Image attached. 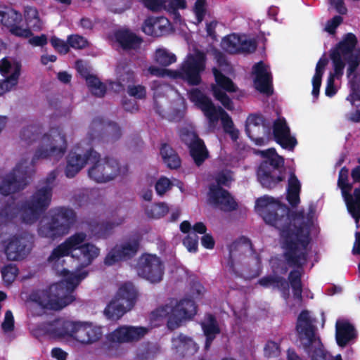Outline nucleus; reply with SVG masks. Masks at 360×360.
<instances>
[{"label":"nucleus","instance_id":"obj_1","mask_svg":"<svg viewBox=\"0 0 360 360\" xmlns=\"http://www.w3.org/2000/svg\"><path fill=\"white\" fill-rule=\"evenodd\" d=\"M86 238L84 233H75L53 250L49 262L61 280L51 284L46 290L32 292L30 299L33 304L41 309L59 310L74 300L72 292L87 276V271L77 269L75 272H70L63 267L64 257L70 255L72 258L77 260L79 266H89L98 256L100 251L92 244H84Z\"/></svg>","mask_w":360,"mask_h":360},{"label":"nucleus","instance_id":"obj_2","mask_svg":"<svg viewBox=\"0 0 360 360\" xmlns=\"http://www.w3.org/2000/svg\"><path fill=\"white\" fill-rule=\"evenodd\" d=\"M256 204L255 211L266 223L281 230L283 248L290 263L298 266L307 261V246L310 243V233L314 229V213L311 207L309 212L300 211L297 204Z\"/></svg>","mask_w":360,"mask_h":360},{"label":"nucleus","instance_id":"obj_3","mask_svg":"<svg viewBox=\"0 0 360 360\" xmlns=\"http://www.w3.org/2000/svg\"><path fill=\"white\" fill-rule=\"evenodd\" d=\"M20 138L27 144L38 141V146L31 160L27 155H22L13 169L0 181V195L4 196L12 195L30 184L37 160L49 158L58 160L68 148L65 134L60 127L51 128L41 135L38 127L29 126L22 129Z\"/></svg>","mask_w":360,"mask_h":360},{"label":"nucleus","instance_id":"obj_4","mask_svg":"<svg viewBox=\"0 0 360 360\" xmlns=\"http://www.w3.org/2000/svg\"><path fill=\"white\" fill-rule=\"evenodd\" d=\"M47 333L72 347L94 344L103 335L102 328L91 322L63 319L49 324Z\"/></svg>","mask_w":360,"mask_h":360},{"label":"nucleus","instance_id":"obj_5","mask_svg":"<svg viewBox=\"0 0 360 360\" xmlns=\"http://www.w3.org/2000/svg\"><path fill=\"white\" fill-rule=\"evenodd\" d=\"M357 39L352 33L346 34L339 44L331 51L330 58L333 71L330 72L325 90L326 95L331 97L338 91V86L335 79L342 78L345 65H347V76L348 79L360 65V51L356 48Z\"/></svg>","mask_w":360,"mask_h":360},{"label":"nucleus","instance_id":"obj_6","mask_svg":"<svg viewBox=\"0 0 360 360\" xmlns=\"http://www.w3.org/2000/svg\"><path fill=\"white\" fill-rule=\"evenodd\" d=\"M196 313L193 300L183 299L180 301L170 300L153 311L150 315L152 327L158 326L164 319H167V326L174 330L190 320Z\"/></svg>","mask_w":360,"mask_h":360},{"label":"nucleus","instance_id":"obj_7","mask_svg":"<svg viewBox=\"0 0 360 360\" xmlns=\"http://www.w3.org/2000/svg\"><path fill=\"white\" fill-rule=\"evenodd\" d=\"M205 53L195 50L187 56L179 71L172 72L161 67L150 65L146 72L151 76L159 77H181L191 85H198L201 82L200 73L205 69Z\"/></svg>","mask_w":360,"mask_h":360},{"label":"nucleus","instance_id":"obj_8","mask_svg":"<svg viewBox=\"0 0 360 360\" xmlns=\"http://www.w3.org/2000/svg\"><path fill=\"white\" fill-rule=\"evenodd\" d=\"M296 328L300 343L311 360H342L340 355L333 358L323 349L309 311H303L300 313Z\"/></svg>","mask_w":360,"mask_h":360},{"label":"nucleus","instance_id":"obj_9","mask_svg":"<svg viewBox=\"0 0 360 360\" xmlns=\"http://www.w3.org/2000/svg\"><path fill=\"white\" fill-rule=\"evenodd\" d=\"M189 98L197 108L201 110L210 124H214L220 119L224 131L231 136L232 140H237L239 131L234 127L230 116L221 107H216L211 99L198 89L190 91Z\"/></svg>","mask_w":360,"mask_h":360},{"label":"nucleus","instance_id":"obj_10","mask_svg":"<svg viewBox=\"0 0 360 360\" xmlns=\"http://www.w3.org/2000/svg\"><path fill=\"white\" fill-rule=\"evenodd\" d=\"M123 173L119 162L114 158H102L96 150L91 151L88 176L97 183H106L114 180Z\"/></svg>","mask_w":360,"mask_h":360},{"label":"nucleus","instance_id":"obj_11","mask_svg":"<svg viewBox=\"0 0 360 360\" xmlns=\"http://www.w3.org/2000/svg\"><path fill=\"white\" fill-rule=\"evenodd\" d=\"M262 157L266 158L257 170V178L260 184L266 188L275 187L283 181L278 169L283 166L284 160L274 148L259 151Z\"/></svg>","mask_w":360,"mask_h":360},{"label":"nucleus","instance_id":"obj_12","mask_svg":"<svg viewBox=\"0 0 360 360\" xmlns=\"http://www.w3.org/2000/svg\"><path fill=\"white\" fill-rule=\"evenodd\" d=\"M74 218L75 214L72 210L51 213L41 221L39 233L43 237L53 239L65 234Z\"/></svg>","mask_w":360,"mask_h":360},{"label":"nucleus","instance_id":"obj_13","mask_svg":"<svg viewBox=\"0 0 360 360\" xmlns=\"http://www.w3.org/2000/svg\"><path fill=\"white\" fill-rule=\"evenodd\" d=\"M136 271L141 278L150 283H158L162 279L164 265L155 255L144 254L139 257Z\"/></svg>","mask_w":360,"mask_h":360},{"label":"nucleus","instance_id":"obj_14","mask_svg":"<svg viewBox=\"0 0 360 360\" xmlns=\"http://www.w3.org/2000/svg\"><path fill=\"white\" fill-rule=\"evenodd\" d=\"M82 143L77 144L68 153L66 158L65 174L68 178L75 176L87 164L90 165L92 149L83 151L80 148Z\"/></svg>","mask_w":360,"mask_h":360},{"label":"nucleus","instance_id":"obj_15","mask_svg":"<svg viewBox=\"0 0 360 360\" xmlns=\"http://www.w3.org/2000/svg\"><path fill=\"white\" fill-rule=\"evenodd\" d=\"M214 180L218 184L211 185L208 197L212 202H232L235 201L233 196L226 190L220 187V185L229 186L233 180L232 173L228 170L217 172Z\"/></svg>","mask_w":360,"mask_h":360},{"label":"nucleus","instance_id":"obj_16","mask_svg":"<svg viewBox=\"0 0 360 360\" xmlns=\"http://www.w3.org/2000/svg\"><path fill=\"white\" fill-rule=\"evenodd\" d=\"M150 328L143 326H122L107 335V340L112 343L135 342L143 338Z\"/></svg>","mask_w":360,"mask_h":360},{"label":"nucleus","instance_id":"obj_17","mask_svg":"<svg viewBox=\"0 0 360 360\" xmlns=\"http://www.w3.org/2000/svg\"><path fill=\"white\" fill-rule=\"evenodd\" d=\"M212 71L217 83L212 85L213 95L226 109L231 110L233 108L232 101L220 88L228 92H235L237 87L229 78L220 73L217 68H213Z\"/></svg>","mask_w":360,"mask_h":360},{"label":"nucleus","instance_id":"obj_18","mask_svg":"<svg viewBox=\"0 0 360 360\" xmlns=\"http://www.w3.org/2000/svg\"><path fill=\"white\" fill-rule=\"evenodd\" d=\"M139 248V241L136 238L126 240L115 246L107 255L105 263L107 265H113L120 261L133 257Z\"/></svg>","mask_w":360,"mask_h":360},{"label":"nucleus","instance_id":"obj_19","mask_svg":"<svg viewBox=\"0 0 360 360\" xmlns=\"http://www.w3.org/2000/svg\"><path fill=\"white\" fill-rule=\"evenodd\" d=\"M181 138L188 146L195 162L200 165L207 157V151L203 142L198 138L192 129H183L181 131Z\"/></svg>","mask_w":360,"mask_h":360},{"label":"nucleus","instance_id":"obj_20","mask_svg":"<svg viewBox=\"0 0 360 360\" xmlns=\"http://www.w3.org/2000/svg\"><path fill=\"white\" fill-rule=\"evenodd\" d=\"M21 20V14L16 11L8 7L0 8V24L8 27L10 32L15 36L30 37L32 35L30 29H24L17 25Z\"/></svg>","mask_w":360,"mask_h":360},{"label":"nucleus","instance_id":"obj_21","mask_svg":"<svg viewBox=\"0 0 360 360\" xmlns=\"http://www.w3.org/2000/svg\"><path fill=\"white\" fill-rule=\"evenodd\" d=\"M221 47L230 53H250L255 50V41L248 39L245 36L231 34L223 39Z\"/></svg>","mask_w":360,"mask_h":360},{"label":"nucleus","instance_id":"obj_22","mask_svg":"<svg viewBox=\"0 0 360 360\" xmlns=\"http://www.w3.org/2000/svg\"><path fill=\"white\" fill-rule=\"evenodd\" d=\"M274 135L276 142L284 148L292 150L297 144L296 139L290 136V129L284 118H278L274 122Z\"/></svg>","mask_w":360,"mask_h":360},{"label":"nucleus","instance_id":"obj_23","mask_svg":"<svg viewBox=\"0 0 360 360\" xmlns=\"http://www.w3.org/2000/svg\"><path fill=\"white\" fill-rule=\"evenodd\" d=\"M253 71L255 75L256 89L266 94H271V78L268 67L264 65L262 62H259L254 66Z\"/></svg>","mask_w":360,"mask_h":360},{"label":"nucleus","instance_id":"obj_24","mask_svg":"<svg viewBox=\"0 0 360 360\" xmlns=\"http://www.w3.org/2000/svg\"><path fill=\"white\" fill-rule=\"evenodd\" d=\"M27 240L24 238H11L6 245L5 251L9 259L17 260L22 258L30 251Z\"/></svg>","mask_w":360,"mask_h":360},{"label":"nucleus","instance_id":"obj_25","mask_svg":"<svg viewBox=\"0 0 360 360\" xmlns=\"http://www.w3.org/2000/svg\"><path fill=\"white\" fill-rule=\"evenodd\" d=\"M20 72V63L13 58H4L0 60V73L8 80V84L17 85Z\"/></svg>","mask_w":360,"mask_h":360},{"label":"nucleus","instance_id":"obj_26","mask_svg":"<svg viewBox=\"0 0 360 360\" xmlns=\"http://www.w3.org/2000/svg\"><path fill=\"white\" fill-rule=\"evenodd\" d=\"M356 337V331L347 320L341 319L336 322V341L339 346L345 347Z\"/></svg>","mask_w":360,"mask_h":360},{"label":"nucleus","instance_id":"obj_27","mask_svg":"<svg viewBox=\"0 0 360 360\" xmlns=\"http://www.w3.org/2000/svg\"><path fill=\"white\" fill-rule=\"evenodd\" d=\"M265 128L263 125L262 117L258 115H250L246 121V132L248 136L252 139L256 144L264 143V139L260 137V134L264 132Z\"/></svg>","mask_w":360,"mask_h":360},{"label":"nucleus","instance_id":"obj_28","mask_svg":"<svg viewBox=\"0 0 360 360\" xmlns=\"http://www.w3.org/2000/svg\"><path fill=\"white\" fill-rule=\"evenodd\" d=\"M169 26V22L165 18H150L145 21L142 29L148 35L160 37L168 31Z\"/></svg>","mask_w":360,"mask_h":360},{"label":"nucleus","instance_id":"obj_29","mask_svg":"<svg viewBox=\"0 0 360 360\" xmlns=\"http://www.w3.org/2000/svg\"><path fill=\"white\" fill-rule=\"evenodd\" d=\"M115 38L119 45L125 50H136L141 44L142 40L128 30H120L115 33Z\"/></svg>","mask_w":360,"mask_h":360},{"label":"nucleus","instance_id":"obj_30","mask_svg":"<svg viewBox=\"0 0 360 360\" xmlns=\"http://www.w3.org/2000/svg\"><path fill=\"white\" fill-rule=\"evenodd\" d=\"M136 297V291L134 286L131 283H126L120 286L114 298L131 308Z\"/></svg>","mask_w":360,"mask_h":360},{"label":"nucleus","instance_id":"obj_31","mask_svg":"<svg viewBox=\"0 0 360 360\" xmlns=\"http://www.w3.org/2000/svg\"><path fill=\"white\" fill-rule=\"evenodd\" d=\"M172 347L180 354H193L198 350L197 345L189 338L178 335L172 339Z\"/></svg>","mask_w":360,"mask_h":360},{"label":"nucleus","instance_id":"obj_32","mask_svg":"<svg viewBox=\"0 0 360 360\" xmlns=\"http://www.w3.org/2000/svg\"><path fill=\"white\" fill-rule=\"evenodd\" d=\"M202 328L206 337L205 349H208L212 340L220 330L216 320L211 315L205 318L202 322Z\"/></svg>","mask_w":360,"mask_h":360},{"label":"nucleus","instance_id":"obj_33","mask_svg":"<svg viewBox=\"0 0 360 360\" xmlns=\"http://www.w3.org/2000/svg\"><path fill=\"white\" fill-rule=\"evenodd\" d=\"M130 309V307L119 302V300L113 298L105 309L104 313L108 319L117 320Z\"/></svg>","mask_w":360,"mask_h":360},{"label":"nucleus","instance_id":"obj_34","mask_svg":"<svg viewBox=\"0 0 360 360\" xmlns=\"http://www.w3.org/2000/svg\"><path fill=\"white\" fill-rule=\"evenodd\" d=\"M191 225L188 221H184L180 224V230L183 233H188V236L184 239L183 243L186 249L191 252H195L198 250V237L193 232H190Z\"/></svg>","mask_w":360,"mask_h":360},{"label":"nucleus","instance_id":"obj_35","mask_svg":"<svg viewBox=\"0 0 360 360\" xmlns=\"http://www.w3.org/2000/svg\"><path fill=\"white\" fill-rule=\"evenodd\" d=\"M153 59L156 64L162 67L169 66L176 61V56L163 47L158 48L155 51Z\"/></svg>","mask_w":360,"mask_h":360},{"label":"nucleus","instance_id":"obj_36","mask_svg":"<svg viewBox=\"0 0 360 360\" xmlns=\"http://www.w3.org/2000/svg\"><path fill=\"white\" fill-rule=\"evenodd\" d=\"M24 16L27 25L34 31L42 29V21L39 18L37 9L33 6H26L24 10Z\"/></svg>","mask_w":360,"mask_h":360},{"label":"nucleus","instance_id":"obj_37","mask_svg":"<svg viewBox=\"0 0 360 360\" xmlns=\"http://www.w3.org/2000/svg\"><path fill=\"white\" fill-rule=\"evenodd\" d=\"M164 162L170 169H176L180 166L181 160L176 152L169 146L164 144L160 150Z\"/></svg>","mask_w":360,"mask_h":360},{"label":"nucleus","instance_id":"obj_38","mask_svg":"<svg viewBox=\"0 0 360 360\" xmlns=\"http://www.w3.org/2000/svg\"><path fill=\"white\" fill-rule=\"evenodd\" d=\"M301 184L294 174H291L288 179L287 188V200L289 202H299Z\"/></svg>","mask_w":360,"mask_h":360},{"label":"nucleus","instance_id":"obj_39","mask_svg":"<svg viewBox=\"0 0 360 360\" xmlns=\"http://www.w3.org/2000/svg\"><path fill=\"white\" fill-rule=\"evenodd\" d=\"M328 64L326 58H321L318 61L316 67V72L312 79L313 90L312 94L317 97L319 93V88L321 84V77L325 70V68Z\"/></svg>","mask_w":360,"mask_h":360},{"label":"nucleus","instance_id":"obj_40","mask_svg":"<svg viewBox=\"0 0 360 360\" xmlns=\"http://www.w3.org/2000/svg\"><path fill=\"white\" fill-rule=\"evenodd\" d=\"M259 283L261 285L266 288H278L282 291L283 297L285 299H287V297H288L289 296V286L288 284L284 281L276 279L271 276H266L260 279Z\"/></svg>","mask_w":360,"mask_h":360},{"label":"nucleus","instance_id":"obj_41","mask_svg":"<svg viewBox=\"0 0 360 360\" xmlns=\"http://www.w3.org/2000/svg\"><path fill=\"white\" fill-rule=\"evenodd\" d=\"M300 275V271L297 269L291 271L289 276L290 286L292 289L293 297L297 304L300 303L302 297Z\"/></svg>","mask_w":360,"mask_h":360},{"label":"nucleus","instance_id":"obj_42","mask_svg":"<svg viewBox=\"0 0 360 360\" xmlns=\"http://www.w3.org/2000/svg\"><path fill=\"white\" fill-rule=\"evenodd\" d=\"M46 204H28L20 213V217L26 223H32L39 215V212L44 210Z\"/></svg>","mask_w":360,"mask_h":360},{"label":"nucleus","instance_id":"obj_43","mask_svg":"<svg viewBox=\"0 0 360 360\" xmlns=\"http://www.w3.org/2000/svg\"><path fill=\"white\" fill-rule=\"evenodd\" d=\"M349 82L351 87V93L347 99L352 104H354L356 101L360 99V73L352 74L350 79H349Z\"/></svg>","mask_w":360,"mask_h":360},{"label":"nucleus","instance_id":"obj_44","mask_svg":"<svg viewBox=\"0 0 360 360\" xmlns=\"http://www.w3.org/2000/svg\"><path fill=\"white\" fill-rule=\"evenodd\" d=\"M86 84L90 91L98 97L104 96L106 88L105 85L94 75H89L86 77Z\"/></svg>","mask_w":360,"mask_h":360},{"label":"nucleus","instance_id":"obj_45","mask_svg":"<svg viewBox=\"0 0 360 360\" xmlns=\"http://www.w3.org/2000/svg\"><path fill=\"white\" fill-rule=\"evenodd\" d=\"M100 192L94 189H83L75 194V200L79 202L98 200Z\"/></svg>","mask_w":360,"mask_h":360},{"label":"nucleus","instance_id":"obj_46","mask_svg":"<svg viewBox=\"0 0 360 360\" xmlns=\"http://www.w3.org/2000/svg\"><path fill=\"white\" fill-rule=\"evenodd\" d=\"M18 274V268L13 264L7 265L1 269L3 280L7 284L13 283L16 278Z\"/></svg>","mask_w":360,"mask_h":360},{"label":"nucleus","instance_id":"obj_47","mask_svg":"<svg viewBox=\"0 0 360 360\" xmlns=\"http://www.w3.org/2000/svg\"><path fill=\"white\" fill-rule=\"evenodd\" d=\"M67 41L69 46L75 49H84L89 45L88 41L78 34L70 35L67 39Z\"/></svg>","mask_w":360,"mask_h":360},{"label":"nucleus","instance_id":"obj_48","mask_svg":"<svg viewBox=\"0 0 360 360\" xmlns=\"http://www.w3.org/2000/svg\"><path fill=\"white\" fill-rule=\"evenodd\" d=\"M51 190L49 188L38 189L33 195V202H47L51 200Z\"/></svg>","mask_w":360,"mask_h":360},{"label":"nucleus","instance_id":"obj_49","mask_svg":"<svg viewBox=\"0 0 360 360\" xmlns=\"http://www.w3.org/2000/svg\"><path fill=\"white\" fill-rule=\"evenodd\" d=\"M172 185V182L168 178L162 176L155 183V188L159 195H163L170 190Z\"/></svg>","mask_w":360,"mask_h":360},{"label":"nucleus","instance_id":"obj_50","mask_svg":"<svg viewBox=\"0 0 360 360\" xmlns=\"http://www.w3.org/2000/svg\"><path fill=\"white\" fill-rule=\"evenodd\" d=\"M193 12L195 15L197 22H201L207 13L206 0H196L193 6Z\"/></svg>","mask_w":360,"mask_h":360},{"label":"nucleus","instance_id":"obj_51","mask_svg":"<svg viewBox=\"0 0 360 360\" xmlns=\"http://www.w3.org/2000/svg\"><path fill=\"white\" fill-rule=\"evenodd\" d=\"M51 44L53 48L60 53L65 54L69 51V44L65 41L56 37L51 39Z\"/></svg>","mask_w":360,"mask_h":360},{"label":"nucleus","instance_id":"obj_52","mask_svg":"<svg viewBox=\"0 0 360 360\" xmlns=\"http://www.w3.org/2000/svg\"><path fill=\"white\" fill-rule=\"evenodd\" d=\"M279 347L276 342L273 341H269L265 345L264 353L266 357H275L279 354Z\"/></svg>","mask_w":360,"mask_h":360},{"label":"nucleus","instance_id":"obj_53","mask_svg":"<svg viewBox=\"0 0 360 360\" xmlns=\"http://www.w3.org/2000/svg\"><path fill=\"white\" fill-rule=\"evenodd\" d=\"M3 330L5 333L11 332L14 328V317L11 311L8 310L4 316V321L1 324Z\"/></svg>","mask_w":360,"mask_h":360},{"label":"nucleus","instance_id":"obj_54","mask_svg":"<svg viewBox=\"0 0 360 360\" xmlns=\"http://www.w3.org/2000/svg\"><path fill=\"white\" fill-rule=\"evenodd\" d=\"M186 7L185 0H167L165 1L164 8L169 11H174L176 9Z\"/></svg>","mask_w":360,"mask_h":360},{"label":"nucleus","instance_id":"obj_55","mask_svg":"<svg viewBox=\"0 0 360 360\" xmlns=\"http://www.w3.org/2000/svg\"><path fill=\"white\" fill-rule=\"evenodd\" d=\"M342 22V17L335 16L334 18H333L331 20H328L326 22L325 26V30L330 34H333L337 27L340 25Z\"/></svg>","mask_w":360,"mask_h":360},{"label":"nucleus","instance_id":"obj_56","mask_svg":"<svg viewBox=\"0 0 360 360\" xmlns=\"http://www.w3.org/2000/svg\"><path fill=\"white\" fill-rule=\"evenodd\" d=\"M153 217H160L164 216L168 212L167 204H153Z\"/></svg>","mask_w":360,"mask_h":360},{"label":"nucleus","instance_id":"obj_57","mask_svg":"<svg viewBox=\"0 0 360 360\" xmlns=\"http://www.w3.org/2000/svg\"><path fill=\"white\" fill-rule=\"evenodd\" d=\"M128 92L130 96H134L137 98H142L146 96L145 88L140 85L129 86Z\"/></svg>","mask_w":360,"mask_h":360},{"label":"nucleus","instance_id":"obj_58","mask_svg":"<svg viewBox=\"0 0 360 360\" xmlns=\"http://www.w3.org/2000/svg\"><path fill=\"white\" fill-rule=\"evenodd\" d=\"M145 6L151 11H157L164 8L163 0H144Z\"/></svg>","mask_w":360,"mask_h":360},{"label":"nucleus","instance_id":"obj_59","mask_svg":"<svg viewBox=\"0 0 360 360\" xmlns=\"http://www.w3.org/2000/svg\"><path fill=\"white\" fill-rule=\"evenodd\" d=\"M347 209L349 213L355 219L356 223H358L360 219V204H346Z\"/></svg>","mask_w":360,"mask_h":360},{"label":"nucleus","instance_id":"obj_60","mask_svg":"<svg viewBox=\"0 0 360 360\" xmlns=\"http://www.w3.org/2000/svg\"><path fill=\"white\" fill-rule=\"evenodd\" d=\"M29 43L35 46H42L47 44V37L45 34L35 36L29 39Z\"/></svg>","mask_w":360,"mask_h":360},{"label":"nucleus","instance_id":"obj_61","mask_svg":"<svg viewBox=\"0 0 360 360\" xmlns=\"http://www.w3.org/2000/svg\"><path fill=\"white\" fill-rule=\"evenodd\" d=\"M51 356L57 360H66L68 353L60 348L55 347L51 350Z\"/></svg>","mask_w":360,"mask_h":360},{"label":"nucleus","instance_id":"obj_62","mask_svg":"<svg viewBox=\"0 0 360 360\" xmlns=\"http://www.w3.org/2000/svg\"><path fill=\"white\" fill-rule=\"evenodd\" d=\"M201 243L203 247L207 249H212L214 245V239L210 234H205L202 237Z\"/></svg>","mask_w":360,"mask_h":360},{"label":"nucleus","instance_id":"obj_63","mask_svg":"<svg viewBox=\"0 0 360 360\" xmlns=\"http://www.w3.org/2000/svg\"><path fill=\"white\" fill-rule=\"evenodd\" d=\"M330 4L335 6L336 11L340 14H345L347 8L343 4V0H330Z\"/></svg>","mask_w":360,"mask_h":360},{"label":"nucleus","instance_id":"obj_64","mask_svg":"<svg viewBox=\"0 0 360 360\" xmlns=\"http://www.w3.org/2000/svg\"><path fill=\"white\" fill-rule=\"evenodd\" d=\"M355 242L352 249L354 255H360V233H356L355 236Z\"/></svg>","mask_w":360,"mask_h":360}]
</instances>
